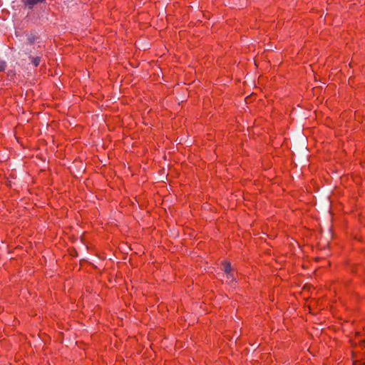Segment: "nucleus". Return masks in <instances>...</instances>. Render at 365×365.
<instances>
[{
  "label": "nucleus",
  "mask_w": 365,
  "mask_h": 365,
  "mask_svg": "<svg viewBox=\"0 0 365 365\" xmlns=\"http://www.w3.org/2000/svg\"><path fill=\"white\" fill-rule=\"evenodd\" d=\"M6 67V62L3 60H0V72L4 71Z\"/></svg>",
  "instance_id": "obj_6"
},
{
  "label": "nucleus",
  "mask_w": 365,
  "mask_h": 365,
  "mask_svg": "<svg viewBox=\"0 0 365 365\" xmlns=\"http://www.w3.org/2000/svg\"><path fill=\"white\" fill-rule=\"evenodd\" d=\"M24 6L31 9L38 3L44 2L46 0H21Z\"/></svg>",
  "instance_id": "obj_2"
},
{
  "label": "nucleus",
  "mask_w": 365,
  "mask_h": 365,
  "mask_svg": "<svg viewBox=\"0 0 365 365\" xmlns=\"http://www.w3.org/2000/svg\"><path fill=\"white\" fill-rule=\"evenodd\" d=\"M29 58L31 60V62L34 65V66H38L39 65L41 61L40 57H33L31 56H29Z\"/></svg>",
  "instance_id": "obj_4"
},
{
  "label": "nucleus",
  "mask_w": 365,
  "mask_h": 365,
  "mask_svg": "<svg viewBox=\"0 0 365 365\" xmlns=\"http://www.w3.org/2000/svg\"><path fill=\"white\" fill-rule=\"evenodd\" d=\"M354 365H358V364L356 362H354Z\"/></svg>",
  "instance_id": "obj_9"
},
{
  "label": "nucleus",
  "mask_w": 365,
  "mask_h": 365,
  "mask_svg": "<svg viewBox=\"0 0 365 365\" xmlns=\"http://www.w3.org/2000/svg\"><path fill=\"white\" fill-rule=\"evenodd\" d=\"M227 278L230 282H232L235 280L234 275L232 272H230V274H227Z\"/></svg>",
  "instance_id": "obj_7"
},
{
  "label": "nucleus",
  "mask_w": 365,
  "mask_h": 365,
  "mask_svg": "<svg viewBox=\"0 0 365 365\" xmlns=\"http://www.w3.org/2000/svg\"><path fill=\"white\" fill-rule=\"evenodd\" d=\"M35 40H36L35 36L31 35V36L27 37L26 41H25V43H26L28 44H30L31 46H33V43H34Z\"/></svg>",
  "instance_id": "obj_5"
},
{
  "label": "nucleus",
  "mask_w": 365,
  "mask_h": 365,
  "mask_svg": "<svg viewBox=\"0 0 365 365\" xmlns=\"http://www.w3.org/2000/svg\"><path fill=\"white\" fill-rule=\"evenodd\" d=\"M223 265H224L223 270L226 274H230V272H232V266L229 262H224Z\"/></svg>",
  "instance_id": "obj_3"
},
{
  "label": "nucleus",
  "mask_w": 365,
  "mask_h": 365,
  "mask_svg": "<svg viewBox=\"0 0 365 365\" xmlns=\"http://www.w3.org/2000/svg\"><path fill=\"white\" fill-rule=\"evenodd\" d=\"M34 48L33 46L24 42L21 46L19 55L20 57H24V56H29L33 53Z\"/></svg>",
  "instance_id": "obj_1"
},
{
  "label": "nucleus",
  "mask_w": 365,
  "mask_h": 365,
  "mask_svg": "<svg viewBox=\"0 0 365 365\" xmlns=\"http://www.w3.org/2000/svg\"><path fill=\"white\" fill-rule=\"evenodd\" d=\"M15 75V72L14 70H9L8 72H7V76L8 77H10L11 78L12 76H14Z\"/></svg>",
  "instance_id": "obj_8"
}]
</instances>
